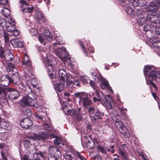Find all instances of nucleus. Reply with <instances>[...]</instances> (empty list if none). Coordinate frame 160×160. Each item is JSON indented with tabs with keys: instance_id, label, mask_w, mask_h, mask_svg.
Returning a JSON list of instances; mask_svg holds the SVG:
<instances>
[{
	"instance_id": "nucleus-1",
	"label": "nucleus",
	"mask_w": 160,
	"mask_h": 160,
	"mask_svg": "<svg viewBox=\"0 0 160 160\" xmlns=\"http://www.w3.org/2000/svg\"><path fill=\"white\" fill-rule=\"evenodd\" d=\"M144 72L146 81L148 80L150 82L152 95L154 98L156 99V94L153 92L152 91L156 90L157 88L152 81H155L156 78L160 79V73L154 68L149 66H145L144 69Z\"/></svg>"
},
{
	"instance_id": "nucleus-2",
	"label": "nucleus",
	"mask_w": 160,
	"mask_h": 160,
	"mask_svg": "<svg viewBox=\"0 0 160 160\" xmlns=\"http://www.w3.org/2000/svg\"><path fill=\"white\" fill-rule=\"evenodd\" d=\"M40 54L47 68V71L49 76L51 78H54L56 70L55 68L56 61L54 57L50 54H47L44 52H42Z\"/></svg>"
},
{
	"instance_id": "nucleus-3",
	"label": "nucleus",
	"mask_w": 160,
	"mask_h": 160,
	"mask_svg": "<svg viewBox=\"0 0 160 160\" xmlns=\"http://www.w3.org/2000/svg\"><path fill=\"white\" fill-rule=\"evenodd\" d=\"M88 112L92 122H97L101 118L102 114L95 107H89L88 109Z\"/></svg>"
},
{
	"instance_id": "nucleus-4",
	"label": "nucleus",
	"mask_w": 160,
	"mask_h": 160,
	"mask_svg": "<svg viewBox=\"0 0 160 160\" xmlns=\"http://www.w3.org/2000/svg\"><path fill=\"white\" fill-rule=\"evenodd\" d=\"M37 97V94L34 92L31 91L28 95L23 97L22 102L27 106H32L34 105V100Z\"/></svg>"
},
{
	"instance_id": "nucleus-5",
	"label": "nucleus",
	"mask_w": 160,
	"mask_h": 160,
	"mask_svg": "<svg viewBox=\"0 0 160 160\" xmlns=\"http://www.w3.org/2000/svg\"><path fill=\"white\" fill-rule=\"evenodd\" d=\"M92 74L95 76V79L98 82L99 81L101 82L100 87L103 89H108L110 91L112 92V90L109 86L108 82L102 76H97L94 73H92Z\"/></svg>"
},
{
	"instance_id": "nucleus-6",
	"label": "nucleus",
	"mask_w": 160,
	"mask_h": 160,
	"mask_svg": "<svg viewBox=\"0 0 160 160\" xmlns=\"http://www.w3.org/2000/svg\"><path fill=\"white\" fill-rule=\"evenodd\" d=\"M66 48L64 46H62L58 48L55 51L57 55L63 61L66 60L68 57V54L66 52Z\"/></svg>"
},
{
	"instance_id": "nucleus-7",
	"label": "nucleus",
	"mask_w": 160,
	"mask_h": 160,
	"mask_svg": "<svg viewBox=\"0 0 160 160\" xmlns=\"http://www.w3.org/2000/svg\"><path fill=\"white\" fill-rule=\"evenodd\" d=\"M159 15H157L156 14L153 15L148 14L147 16V22L148 23H151L152 24L153 26H157L158 23L160 24V22L157 20Z\"/></svg>"
},
{
	"instance_id": "nucleus-8",
	"label": "nucleus",
	"mask_w": 160,
	"mask_h": 160,
	"mask_svg": "<svg viewBox=\"0 0 160 160\" xmlns=\"http://www.w3.org/2000/svg\"><path fill=\"white\" fill-rule=\"evenodd\" d=\"M115 121L116 122L119 123V126H118L117 124L116 125L120 132L125 137H129L130 135L129 134H128V132L127 128L122 125V123L120 120H118V121L115 120Z\"/></svg>"
},
{
	"instance_id": "nucleus-9",
	"label": "nucleus",
	"mask_w": 160,
	"mask_h": 160,
	"mask_svg": "<svg viewBox=\"0 0 160 160\" xmlns=\"http://www.w3.org/2000/svg\"><path fill=\"white\" fill-rule=\"evenodd\" d=\"M10 77L7 74L2 75L0 78V85L5 87L8 86L10 82Z\"/></svg>"
},
{
	"instance_id": "nucleus-10",
	"label": "nucleus",
	"mask_w": 160,
	"mask_h": 160,
	"mask_svg": "<svg viewBox=\"0 0 160 160\" xmlns=\"http://www.w3.org/2000/svg\"><path fill=\"white\" fill-rule=\"evenodd\" d=\"M66 81L61 80L58 82L54 86V89L57 93L62 91L64 88L66 87Z\"/></svg>"
},
{
	"instance_id": "nucleus-11",
	"label": "nucleus",
	"mask_w": 160,
	"mask_h": 160,
	"mask_svg": "<svg viewBox=\"0 0 160 160\" xmlns=\"http://www.w3.org/2000/svg\"><path fill=\"white\" fill-rule=\"evenodd\" d=\"M20 124L22 127L26 129L29 128L32 125L31 121L28 118H25L22 119Z\"/></svg>"
},
{
	"instance_id": "nucleus-12",
	"label": "nucleus",
	"mask_w": 160,
	"mask_h": 160,
	"mask_svg": "<svg viewBox=\"0 0 160 160\" xmlns=\"http://www.w3.org/2000/svg\"><path fill=\"white\" fill-rule=\"evenodd\" d=\"M10 82L13 83L18 86L21 84V82L19 78V74L18 72H15L12 74V77H10Z\"/></svg>"
},
{
	"instance_id": "nucleus-13",
	"label": "nucleus",
	"mask_w": 160,
	"mask_h": 160,
	"mask_svg": "<svg viewBox=\"0 0 160 160\" xmlns=\"http://www.w3.org/2000/svg\"><path fill=\"white\" fill-rule=\"evenodd\" d=\"M48 151L49 153L53 154L54 156H57V157H59L61 156L60 151L56 146L52 145L50 146Z\"/></svg>"
},
{
	"instance_id": "nucleus-14",
	"label": "nucleus",
	"mask_w": 160,
	"mask_h": 160,
	"mask_svg": "<svg viewBox=\"0 0 160 160\" xmlns=\"http://www.w3.org/2000/svg\"><path fill=\"white\" fill-rule=\"evenodd\" d=\"M8 90L9 91L8 97L10 99H16L19 97L20 95L17 90L10 88H8Z\"/></svg>"
},
{
	"instance_id": "nucleus-15",
	"label": "nucleus",
	"mask_w": 160,
	"mask_h": 160,
	"mask_svg": "<svg viewBox=\"0 0 160 160\" xmlns=\"http://www.w3.org/2000/svg\"><path fill=\"white\" fill-rule=\"evenodd\" d=\"M148 10L150 12H152L153 13H154L155 14H156L157 15H159L158 12H159L158 11V8L157 6L153 2H150L149 4L148 5L147 10ZM148 12V11H147Z\"/></svg>"
},
{
	"instance_id": "nucleus-16",
	"label": "nucleus",
	"mask_w": 160,
	"mask_h": 160,
	"mask_svg": "<svg viewBox=\"0 0 160 160\" xmlns=\"http://www.w3.org/2000/svg\"><path fill=\"white\" fill-rule=\"evenodd\" d=\"M58 73L59 77L61 79V80L66 81L68 77L69 78V77L72 78L71 76L67 75L66 71L63 69H60L58 71Z\"/></svg>"
},
{
	"instance_id": "nucleus-17",
	"label": "nucleus",
	"mask_w": 160,
	"mask_h": 160,
	"mask_svg": "<svg viewBox=\"0 0 160 160\" xmlns=\"http://www.w3.org/2000/svg\"><path fill=\"white\" fill-rule=\"evenodd\" d=\"M105 101L104 102V104L107 108L109 109L112 108V104L113 103L111 97L109 95H106L105 97Z\"/></svg>"
},
{
	"instance_id": "nucleus-18",
	"label": "nucleus",
	"mask_w": 160,
	"mask_h": 160,
	"mask_svg": "<svg viewBox=\"0 0 160 160\" xmlns=\"http://www.w3.org/2000/svg\"><path fill=\"white\" fill-rule=\"evenodd\" d=\"M47 137V135L46 133L41 132L39 135H35L33 137H32L31 138L35 141L36 140H39L41 139H45Z\"/></svg>"
},
{
	"instance_id": "nucleus-19",
	"label": "nucleus",
	"mask_w": 160,
	"mask_h": 160,
	"mask_svg": "<svg viewBox=\"0 0 160 160\" xmlns=\"http://www.w3.org/2000/svg\"><path fill=\"white\" fill-rule=\"evenodd\" d=\"M81 101L82 102L83 106L85 108H87L92 103L91 101L88 97L83 98Z\"/></svg>"
},
{
	"instance_id": "nucleus-20",
	"label": "nucleus",
	"mask_w": 160,
	"mask_h": 160,
	"mask_svg": "<svg viewBox=\"0 0 160 160\" xmlns=\"http://www.w3.org/2000/svg\"><path fill=\"white\" fill-rule=\"evenodd\" d=\"M72 117L74 119L77 121H79L82 119L83 117L80 112H77L75 110V112L72 115Z\"/></svg>"
},
{
	"instance_id": "nucleus-21",
	"label": "nucleus",
	"mask_w": 160,
	"mask_h": 160,
	"mask_svg": "<svg viewBox=\"0 0 160 160\" xmlns=\"http://www.w3.org/2000/svg\"><path fill=\"white\" fill-rule=\"evenodd\" d=\"M49 136L51 139L52 138H55L54 140V144L57 145L60 144L61 141V139L60 138L58 137L57 136L52 134H51Z\"/></svg>"
},
{
	"instance_id": "nucleus-22",
	"label": "nucleus",
	"mask_w": 160,
	"mask_h": 160,
	"mask_svg": "<svg viewBox=\"0 0 160 160\" xmlns=\"http://www.w3.org/2000/svg\"><path fill=\"white\" fill-rule=\"evenodd\" d=\"M11 42L13 47L15 48L21 47L23 46L22 42L18 39L13 40Z\"/></svg>"
},
{
	"instance_id": "nucleus-23",
	"label": "nucleus",
	"mask_w": 160,
	"mask_h": 160,
	"mask_svg": "<svg viewBox=\"0 0 160 160\" xmlns=\"http://www.w3.org/2000/svg\"><path fill=\"white\" fill-rule=\"evenodd\" d=\"M153 46L156 49L154 50L156 52L160 55V41H156L152 44Z\"/></svg>"
},
{
	"instance_id": "nucleus-24",
	"label": "nucleus",
	"mask_w": 160,
	"mask_h": 160,
	"mask_svg": "<svg viewBox=\"0 0 160 160\" xmlns=\"http://www.w3.org/2000/svg\"><path fill=\"white\" fill-rule=\"evenodd\" d=\"M119 153L121 155L122 160H128V155L126 152L119 149Z\"/></svg>"
},
{
	"instance_id": "nucleus-25",
	"label": "nucleus",
	"mask_w": 160,
	"mask_h": 160,
	"mask_svg": "<svg viewBox=\"0 0 160 160\" xmlns=\"http://www.w3.org/2000/svg\"><path fill=\"white\" fill-rule=\"evenodd\" d=\"M0 125L1 127L5 129L8 130L11 128L9 123L8 122H1L0 123Z\"/></svg>"
},
{
	"instance_id": "nucleus-26",
	"label": "nucleus",
	"mask_w": 160,
	"mask_h": 160,
	"mask_svg": "<svg viewBox=\"0 0 160 160\" xmlns=\"http://www.w3.org/2000/svg\"><path fill=\"white\" fill-rule=\"evenodd\" d=\"M156 27V26H153L152 24L150 23L149 24L144 25L143 27V29L144 31L145 32L148 31H152L153 30V29H151V28H155Z\"/></svg>"
},
{
	"instance_id": "nucleus-27",
	"label": "nucleus",
	"mask_w": 160,
	"mask_h": 160,
	"mask_svg": "<svg viewBox=\"0 0 160 160\" xmlns=\"http://www.w3.org/2000/svg\"><path fill=\"white\" fill-rule=\"evenodd\" d=\"M23 64L30 66L31 65V62L29 60L28 56L25 55L23 58Z\"/></svg>"
},
{
	"instance_id": "nucleus-28",
	"label": "nucleus",
	"mask_w": 160,
	"mask_h": 160,
	"mask_svg": "<svg viewBox=\"0 0 160 160\" xmlns=\"http://www.w3.org/2000/svg\"><path fill=\"white\" fill-rule=\"evenodd\" d=\"M71 78L70 77H69V78L68 77L67 78V79L66 80V87H68V88H72L73 87L74 85V82L71 80H69V79Z\"/></svg>"
},
{
	"instance_id": "nucleus-29",
	"label": "nucleus",
	"mask_w": 160,
	"mask_h": 160,
	"mask_svg": "<svg viewBox=\"0 0 160 160\" xmlns=\"http://www.w3.org/2000/svg\"><path fill=\"white\" fill-rule=\"evenodd\" d=\"M4 58L6 61H10L13 60L14 58V56L12 53L9 52L4 55Z\"/></svg>"
},
{
	"instance_id": "nucleus-30",
	"label": "nucleus",
	"mask_w": 160,
	"mask_h": 160,
	"mask_svg": "<svg viewBox=\"0 0 160 160\" xmlns=\"http://www.w3.org/2000/svg\"><path fill=\"white\" fill-rule=\"evenodd\" d=\"M31 81H30L31 84L34 88H38V82L36 78H32L29 79Z\"/></svg>"
},
{
	"instance_id": "nucleus-31",
	"label": "nucleus",
	"mask_w": 160,
	"mask_h": 160,
	"mask_svg": "<svg viewBox=\"0 0 160 160\" xmlns=\"http://www.w3.org/2000/svg\"><path fill=\"white\" fill-rule=\"evenodd\" d=\"M44 36L46 39L49 41H50L52 39L51 35V32L48 30H46L44 32Z\"/></svg>"
},
{
	"instance_id": "nucleus-32",
	"label": "nucleus",
	"mask_w": 160,
	"mask_h": 160,
	"mask_svg": "<svg viewBox=\"0 0 160 160\" xmlns=\"http://www.w3.org/2000/svg\"><path fill=\"white\" fill-rule=\"evenodd\" d=\"M15 68V65L12 63H9L6 66V70L8 72L13 70Z\"/></svg>"
},
{
	"instance_id": "nucleus-33",
	"label": "nucleus",
	"mask_w": 160,
	"mask_h": 160,
	"mask_svg": "<svg viewBox=\"0 0 160 160\" xmlns=\"http://www.w3.org/2000/svg\"><path fill=\"white\" fill-rule=\"evenodd\" d=\"M147 10L146 8H143V9H136L134 10V14H136L138 16H140V14L143 15V12L145 11H147Z\"/></svg>"
},
{
	"instance_id": "nucleus-34",
	"label": "nucleus",
	"mask_w": 160,
	"mask_h": 160,
	"mask_svg": "<svg viewBox=\"0 0 160 160\" xmlns=\"http://www.w3.org/2000/svg\"><path fill=\"white\" fill-rule=\"evenodd\" d=\"M1 12L6 17L9 16L10 13V11L7 8H3L1 10Z\"/></svg>"
},
{
	"instance_id": "nucleus-35",
	"label": "nucleus",
	"mask_w": 160,
	"mask_h": 160,
	"mask_svg": "<svg viewBox=\"0 0 160 160\" xmlns=\"http://www.w3.org/2000/svg\"><path fill=\"white\" fill-rule=\"evenodd\" d=\"M64 157L66 160H78L77 158L72 157L70 154L66 153L64 155Z\"/></svg>"
},
{
	"instance_id": "nucleus-36",
	"label": "nucleus",
	"mask_w": 160,
	"mask_h": 160,
	"mask_svg": "<svg viewBox=\"0 0 160 160\" xmlns=\"http://www.w3.org/2000/svg\"><path fill=\"white\" fill-rule=\"evenodd\" d=\"M138 24L142 25L143 24H146L147 22L146 19L144 17H141L138 20Z\"/></svg>"
},
{
	"instance_id": "nucleus-37",
	"label": "nucleus",
	"mask_w": 160,
	"mask_h": 160,
	"mask_svg": "<svg viewBox=\"0 0 160 160\" xmlns=\"http://www.w3.org/2000/svg\"><path fill=\"white\" fill-rule=\"evenodd\" d=\"M38 20H41L44 22L45 19L43 16V14L40 12H38L37 13V17Z\"/></svg>"
},
{
	"instance_id": "nucleus-38",
	"label": "nucleus",
	"mask_w": 160,
	"mask_h": 160,
	"mask_svg": "<svg viewBox=\"0 0 160 160\" xmlns=\"http://www.w3.org/2000/svg\"><path fill=\"white\" fill-rule=\"evenodd\" d=\"M125 11L129 15H134V10L130 7H127L125 9Z\"/></svg>"
},
{
	"instance_id": "nucleus-39",
	"label": "nucleus",
	"mask_w": 160,
	"mask_h": 160,
	"mask_svg": "<svg viewBox=\"0 0 160 160\" xmlns=\"http://www.w3.org/2000/svg\"><path fill=\"white\" fill-rule=\"evenodd\" d=\"M26 73L25 76L26 78L27 79V80L28 81V82H29V79H28V78L29 77H30L32 78L31 77L33 76V71L32 70H29V71L28 70L27 72H26Z\"/></svg>"
},
{
	"instance_id": "nucleus-40",
	"label": "nucleus",
	"mask_w": 160,
	"mask_h": 160,
	"mask_svg": "<svg viewBox=\"0 0 160 160\" xmlns=\"http://www.w3.org/2000/svg\"><path fill=\"white\" fill-rule=\"evenodd\" d=\"M8 23L9 24V25H12L15 26L16 24V22H15L14 19L12 18H8Z\"/></svg>"
},
{
	"instance_id": "nucleus-41",
	"label": "nucleus",
	"mask_w": 160,
	"mask_h": 160,
	"mask_svg": "<svg viewBox=\"0 0 160 160\" xmlns=\"http://www.w3.org/2000/svg\"><path fill=\"white\" fill-rule=\"evenodd\" d=\"M74 96L76 97H79L80 98V101H81V99L83 98V96L85 95V93L83 92H78L74 93Z\"/></svg>"
},
{
	"instance_id": "nucleus-42",
	"label": "nucleus",
	"mask_w": 160,
	"mask_h": 160,
	"mask_svg": "<svg viewBox=\"0 0 160 160\" xmlns=\"http://www.w3.org/2000/svg\"><path fill=\"white\" fill-rule=\"evenodd\" d=\"M36 154L38 156H40L43 160L45 159L46 158V154L45 152H42L40 151H39L38 152H37Z\"/></svg>"
},
{
	"instance_id": "nucleus-43",
	"label": "nucleus",
	"mask_w": 160,
	"mask_h": 160,
	"mask_svg": "<svg viewBox=\"0 0 160 160\" xmlns=\"http://www.w3.org/2000/svg\"><path fill=\"white\" fill-rule=\"evenodd\" d=\"M34 9V8L32 7L31 8L28 7L25 9H22V10L23 12L31 13L33 12Z\"/></svg>"
},
{
	"instance_id": "nucleus-44",
	"label": "nucleus",
	"mask_w": 160,
	"mask_h": 160,
	"mask_svg": "<svg viewBox=\"0 0 160 160\" xmlns=\"http://www.w3.org/2000/svg\"><path fill=\"white\" fill-rule=\"evenodd\" d=\"M15 28L14 26H13L12 25H8L6 28L7 30L11 33L15 30Z\"/></svg>"
},
{
	"instance_id": "nucleus-45",
	"label": "nucleus",
	"mask_w": 160,
	"mask_h": 160,
	"mask_svg": "<svg viewBox=\"0 0 160 160\" xmlns=\"http://www.w3.org/2000/svg\"><path fill=\"white\" fill-rule=\"evenodd\" d=\"M23 113L26 116H29L31 114V112L30 109L29 108H27L23 111Z\"/></svg>"
},
{
	"instance_id": "nucleus-46",
	"label": "nucleus",
	"mask_w": 160,
	"mask_h": 160,
	"mask_svg": "<svg viewBox=\"0 0 160 160\" xmlns=\"http://www.w3.org/2000/svg\"><path fill=\"white\" fill-rule=\"evenodd\" d=\"M7 23L5 20L3 18L0 19V26L2 27H5L7 25Z\"/></svg>"
},
{
	"instance_id": "nucleus-47",
	"label": "nucleus",
	"mask_w": 160,
	"mask_h": 160,
	"mask_svg": "<svg viewBox=\"0 0 160 160\" xmlns=\"http://www.w3.org/2000/svg\"><path fill=\"white\" fill-rule=\"evenodd\" d=\"M75 110L74 109H69L67 111L65 112V114L68 115H71L72 116V115H73V113L75 112Z\"/></svg>"
},
{
	"instance_id": "nucleus-48",
	"label": "nucleus",
	"mask_w": 160,
	"mask_h": 160,
	"mask_svg": "<svg viewBox=\"0 0 160 160\" xmlns=\"http://www.w3.org/2000/svg\"><path fill=\"white\" fill-rule=\"evenodd\" d=\"M138 1L140 7L145 5L146 4V2L145 0H138Z\"/></svg>"
},
{
	"instance_id": "nucleus-49",
	"label": "nucleus",
	"mask_w": 160,
	"mask_h": 160,
	"mask_svg": "<svg viewBox=\"0 0 160 160\" xmlns=\"http://www.w3.org/2000/svg\"><path fill=\"white\" fill-rule=\"evenodd\" d=\"M77 156L78 158L80 160H87V159L84 158L83 156H82L79 152H77Z\"/></svg>"
},
{
	"instance_id": "nucleus-50",
	"label": "nucleus",
	"mask_w": 160,
	"mask_h": 160,
	"mask_svg": "<svg viewBox=\"0 0 160 160\" xmlns=\"http://www.w3.org/2000/svg\"><path fill=\"white\" fill-rule=\"evenodd\" d=\"M3 35L5 39V41L6 42H8L9 41V38L8 34L4 32H3Z\"/></svg>"
},
{
	"instance_id": "nucleus-51",
	"label": "nucleus",
	"mask_w": 160,
	"mask_h": 160,
	"mask_svg": "<svg viewBox=\"0 0 160 160\" xmlns=\"http://www.w3.org/2000/svg\"><path fill=\"white\" fill-rule=\"evenodd\" d=\"M78 42H79V44L81 46L82 49H83V51L85 53H86V54L87 55V52L85 50V48L84 46V45H83V44L82 42L80 40H79Z\"/></svg>"
},
{
	"instance_id": "nucleus-52",
	"label": "nucleus",
	"mask_w": 160,
	"mask_h": 160,
	"mask_svg": "<svg viewBox=\"0 0 160 160\" xmlns=\"http://www.w3.org/2000/svg\"><path fill=\"white\" fill-rule=\"evenodd\" d=\"M119 1L123 3V5L125 6V4H128L130 3L131 0H118Z\"/></svg>"
},
{
	"instance_id": "nucleus-53",
	"label": "nucleus",
	"mask_w": 160,
	"mask_h": 160,
	"mask_svg": "<svg viewBox=\"0 0 160 160\" xmlns=\"http://www.w3.org/2000/svg\"><path fill=\"white\" fill-rule=\"evenodd\" d=\"M2 92L3 93L4 96L5 97L7 96V94L6 91L5 89L0 87V95H1Z\"/></svg>"
},
{
	"instance_id": "nucleus-54",
	"label": "nucleus",
	"mask_w": 160,
	"mask_h": 160,
	"mask_svg": "<svg viewBox=\"0 0 160 160\" xmlns=\"http://www.w3.org/2000/svg\"><path fill=\"white\" fill-rule=\"evenodd\" d=\"M86 77L84 76H81L80 77V80L84 83H87L88 82L87 80Z\"/></svg>"
},
{
	"instance_id": "nucleus-55",
	"label": "nucleus",
	"mask_w": 160,
	"mask_h": 160,
	"mask_svg": "<svg viewBox=\"0 0 160 160\" xmlns=\"http://www.w3.org/2000/svg\"><path fill=\"white\" fill-rule=\"evenodd\" d=\"M44 127L45 128V129L48 131H51L52 129V128L51 127H50L49 125L47 123H45L44 125Z\"/></svg>"
},
{
	"instance_id": "nucleus-56",
	"label": "nucleus",
	"mask_w": 160,
	"mask_h": 160,
	"mask_svg": "<svg viewBox=\"0 0 160 160\" xmlns=\"http://www.w3.org/2000/svg\"><path fill=\"white\" fill-rule=\"evenodd\" d=\"M132 4L134 7L139 6L138 0H134L132 2Z\"/></svg>"
},
{
	"instance_id": "nucleus-57",
	"label": "nucleus",
	"mask_w": 160,
	"mask_h": 160,
	"mask_svg": "<svg viewBox=\"0 0 160 160\" xmlns=\"http://www.w3.org/2000/svg\"><path fill=\"white\" fill-rule=\"evenodd\" d=\"M97 148L102 153H106V151L103 147L99 146H98Z\"/></svg>"
},
{
	"instance_id": "nucleus-58",
	"label": "nucleus",
	"mask_w": 160,
	"mask_h": 160,
	"mask_svg": "<svg viewBox=\"0 0 160 160\" xmlns=\"http://www.w3.org/2000/svg\"><path fill=\"white\" fill-rule=\"evenodd\" d=\"M36 101V99L34 100V105H32V106H33L37 108H39L41 107V104L39 103H37Z\"/></svg>"
},
{
	"instance_id": "nucleus-59",
	"label": "nucleus",
	"mask_w": 160,
	"mask_h": 160,
	"mask_svg": "<svg viewBox=\"0 0 160 160\" xmlns=\"http://www.w3.org/2000/svg\"><path fill=\"white\" fill-rule=\"evenodd\" d=\"M31 144L30 142L28 140H25L24 142V145L26 148H28Z\"/></svg>"
},
{
	"instance_id": "nucleus-60",
	"label": "nucleus",
	"mask_w": 160,
	"mask_h": 160,
	"mask_svg": "<svg viewBox=\"0 0 160 160\" xmlns=\"http://www.w3.org/2000/svg\"><path fill=\"white\" fill-rule=\"evenodd\" d=\"M12 35L16 36L19 35L20 34V32L15 28V30L12 32Z\"/></svg>"
},
{
	"instance_id": "nucleus-61",
	"label": "nucleus",
	"mask_w": 160,
	"mask_h": 160,
	"mask_svg": "<svg viewBox=\"0 0 160 160\" xmlns=\"http://www.w3.org/2000/svg\"><path fill=\"white\" fill-rule=\"evenodd\" d=\"M90 86L94 89L96 88V86L95 84V83L94 81H91L90 82Z\"/></svg>"
},
{
	"instance_id": "nucleus-62",
	"label": "nucleus",
	"mask_w": 160,
	"mask_h": 160,
	"mask_svg": "<svg viewBox=\"0 0 160 160\" xmlns=\"http://www.w3.org/2000/svg\"><path fill=\"white\" fill-rule=\"evenodd\" d=\"M4 52L2 48H0V57L4 58Z\"/></svg>"
},
{
	"instance_id": "nucleus-63",
	"label": "nucleus",
	"mask_w": 160,
	"mask_h": 160,
	"mask_svg": "<svg viewBox=\"0 0 160 160\" xmlns=\"http://www.w3.org/2000/svg\"><path fill=\"white\" fill-rule=\"evenodd\" d=\"M1 4H0V5L4 6L7 4L8 1L7 0H1Z\"/></svg>"
},
{
	"instance_id": "nucleus-64",
	"label": "nucleus",
	"mask_w": 160,
	"mask_h": 160,
	"mask_svg": "<svg viewBox=\"0 0 160 160\" xmlns=\"http://www.w3.org/2000/svg\"><path fill=\"white\" fill-rule=\"evenodd\" d=\"M39 40L41 43H43L44 44L45 41V39L42 38L41 36H39L38 38Z\"/></svg>"
}]
</instances>
